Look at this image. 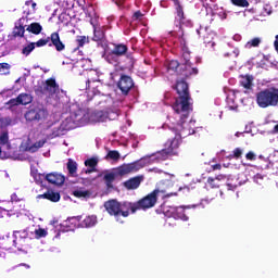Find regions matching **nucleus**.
I'll use <instances>...</instances> for the list:
<instances>
[{"label": "nucleus", "mask_w": 278, "mask_h": 278, "mask_svg": "<svg viewBox=\"0 0 278 278\" xmlns=\"http://www.w3.org/2000/svg\"><path fill=\"white\" fill-rule=\"evenodd\" d=\"M207 184H208L210 188H219V185H218V182H216L215 178H208Z\"/></svg>", "instance_id": "obj_46"}, {"label": "nucleus", "mask_w": 278, "mask_h": 278, "mask_svg": "<svg viewBox=\"0 0 278 278\" xmlns=\"http://www.w3.org/2000/svg\"><path fill=\"white\" fill-rule=\"evenodd\" d=\"M20 266H24L25 268H29V265L23 263V264H20Z\"/></svg>", "instance_id": "obj_61"}, {"label": "nucleus", "mask_w": 278, "mask_h": 278, "mask_svg": "<svg viewBox=\"0 0 278 278\" xmlns=\"http://www.w3.org/2000/svg\"><path fill=\"white\" fill-rule=\"evenodd\" d=\"M184 115L180 116V123L176 124V126L170 127L172 134L174 137L168 139L165 143V148L156 153L157 160L166 161L170 155H177L175 152L176 149H179V144H181V138H188V136H192L194 134L193 129L188 128V124L184 121Z\"/></svg>", "instance_id": "obj_2"}, {"label": "nucleus", "mask_w": 278, "mask_h": 278, "mask_svg": "<svg viewBox=\"0 0 278 278\" xmlns=\"http://www.w3.org/2000/svg\"><path fill=\"white\" fill-rule=\"evenodd\" d=\"M117 88L121 90L122 94H129V91L134 88V79L131 76L123 74L117 81Z\"/></svg>", "instance_id": "obj_12"}, {"label": "nucleus", "mask_w": 278, "mask_h": 278, "mask_svg": "<svg viewBox=\"0 0 278 278\" xmlns=\"http://www.w3.org/2000/svg\"><path fill=\"white\" fill-rule=\"evenodd\" d=\"M177 75L179 79L176 80L175 90L178 97L173 104V110L176 114H182L185 118H188V115L192 112V102H190L192 98L186 79H189L192 75H199V68L192 67V63H182Z\"/></svg>", "instance_id": "obj_1"}, {"label": "nucleus", "mask_w": 278, "mask_h": 278, "mask_svg": "<svg viewBox=\"0 0 278 278\" xmlns=\"http://www.w3.org/2000/svg\"><path fill=\"white\" fill-rule=\"evenodd\" d=\"M104 60L109 64H112L113 66H118L121 64V56L117 54H114V52L111 50L109 53L104 54Z\"/></svg>", "instance_id": "obj_19"}, {"label": "nucleus", "mask_w": 278, "mask_h": 278, "mask_svg": "<svg viewBox=\"0 0 278 278\" xmlns=\"http://www.w3.org/2000/svg\"><path fill=\"white\" fill-rule=\"evenodd\" d=\"M258 108H276L278 105V88L271 87L256 93Z\"/></svg>", "instance_id": "obj_7"}, {"label": "nucleus", "mask_w": 278, "mask_h": 278, "mask_svg": "<svg viewBox=\"0 0 278 278\" xmlns=\"http://www.w3.org/2000/svg\"><path fill=\"white\" fill-rule=\"evenodd\" d=\"M17 101H18L20 105H29V103H31L33 99L29 96V93H20L17 96Z\"/></svg>", "instance_id": "obj_26"}, {"label": "nucleus", "mask_w": 278, "mask_h": 278, "mask_svg": "<svg viewBox=\"0 0 278 278\" xmlns=\"http://www.w3.org/2000/svg\"><path fill=\"white\" fill-rule=\"evenodd\" d=\"M9 105H21V102H18V96L15 99H11L9 101Z\"/></svg>", "instance_id": "obj_50"}, {"label": "nucleus", "mask_w": 278, "mask_h": 278, "mask_svg": "<svg viewBox=\"0 0 278 278\" xmlns=\"http://www.w3.org/2000/svg\"><path fill=\"white\" fill-rule=\"evenodd\" d=\"M240 86L245 88V90H251L253 88V76L245 75L241 77Z\"/></svg>", "instance_id": "obj_23"}, {"label": "nucleus", "mask_w": 278, "mask_h": 278, "mask_svg": "<svg viewBox=\"0 0 278 278\" xmlns=\"http://www.w3.org/2000/svg\"><path fill=\"white\" fill-rule=\"evenodd\" d=\"M90 84H99V80L92 77H88L87 80H86V90L87 92H90Z\"/></svg>", "instance_id": "obj_41"}, {"label": "nucleus", "mask_w": 278, "mask_h": 278, "mask_svg": "<svg viewBox=\"0 0 278 278\" xmlns=\"http://www.w3.org/2000/svg\"><path fill=\"white\" fill-rule=\"evenodd\" d=\"M34 49H36V43L30 42L22 49V53H23V55L27 56L31 53V51H34Z\"/></svg>", "instance_id": "obj_32"}, {"label": "nucleus", "mask_w": 278, "mask_h": 278, "mask_svg": "<svg viewBox=\"0 0 278 278\" xmlns=\"http://www.w3.org/2000/svg\"><path fill=\"white\" fill-rule=\"evenodd\" d=\"M50 38L47 37L46 39H39L37 42H34L35 47H47L49 45Z\"/></svg>", "instance_id": "obj_40"}, {"label": "nucleus", "mask_w": 278, "mask_h": 278, "mask_svg": "<svg viewBox=\"0 0 278 278\" xmlns=\"http://www.w3.org/2000/svg\"><path fill=\"white\" fill-rule=\"evenodd\" d=\"M104 208L110 216H114L115 218H127L129 216V212H131V202H118L116 199L108 200L104 202Z\"/></svg>", "instance_id": "obj_6"}, {"label": "nucleus", "mask_w": 278, "mask_h": 278, "mask_svg": "<svg viewBox=\"0 0 278 278\" xmlns=\"http://www.w3.org/2000/svg\"><path fill=\"white\" fill-rule=\"evenodd\" d=\"M46 181H48V184H52L53 186H64L66 178L64 175L53 172L46 175Z\"/></svg>", "instance_id": "obj_16"}, {"label": "nucleus", "mask_w": 278, "mask_h": 278, "mask_svg": "<svg viewBox=\"0 0 278 278\" xmlns=\"http://www.w3.org/2000/svg\"><path fill=\"white\" fill-rule=\"evenodd\" d=\"M35 236L39 240V238H47L48 232L45 228H38L35 230Z\"/></svg>", "instance_id": "obj_36"}, {"label": "nucleus", "mask_w": 278, "mask_h": 278, "mask_svg": "<svg viewBox=\"0 0 278 278\" xmlns=\"http://www.w3.org/2000/svg\"><path fill=\"white\" fill-rule=\"evenodd\" d=\"M99 164V160L96 157L87 159L85 161V166L88 168H97V165Z\"/></svg>", "instance_id": "obj_31"}, {"label": "nucleus", "mask_w": 278, "mask_h": 278, "mask_svg": "<svg viewBox=\"0 0 278 278\" xmlns=\"http://www.w3.org/2000/svg\"><path fill=\"white\" fill-rule=\"evenodd\" d=\"M26 31L34 34V36H39V34H42V25L38 22H33L26 27Z\"/></svg>", "instance_id": "obj_20"}, {"label": "nucleus", "mask_w": 278, "mask_h": 278, "mask_svg": "<svg viewBox=\"0 0 278 278\" xmlns=\"http://www.w3.org/2000/svg\"><path fill=\"white\" fill-rule=\"evenodd\" d=\"M182 60H184V62L185 63H182V64H191L190 63V50H188V49H184L182 50Z\"/></svg>", "instance_id": "obj_38"}, {"label": "nucleus", "mask_w": 278, "mask_h": 278, "mask_svg": "<svg viewBox=\"0 0 278 278\" xmlns=\"http://www.w3.org/2000/svg\"><path fill=\"white\" fill-rule=\"evenodd\" d=\"M0 155H1V148H0Z\"/></svg>", "instance_id": "obj_64"}, {"label": "nucleus", "mask_w": 278, "mask_h": 278, "mask_svg": "<svg viewBox=\"0 0 278 278\" xmlns=\"http://www.w3.org/2000/svg\"><path fill=\"white\" fill-rule=\"evenodd\" d=\"M86 175H90L91 173H97V168L93 167H89L87 169H85Z\"/></svg>", "instance_id": "obj_52"}, {"label": "nucleus", "mask_w": 278, "mask_h": 278, "mask_svg": "<svg viewBox=\"0 0 278 278\" xmlns=\"http://www.w3.org/2000/svg\"><path fill=\"white\" fill-rule=\"evenodd\" d=\"M84 118V110L77 109L76 111L71 112L70 116L56 128L52 130V138H60L64 136L66 131L75 129Z\"/></svg>", "instance_id": "obj_5"}, {"label": "nucleus", "mask_w": 278, "mask_h": 278, "mask_svg": "<svg viewBox=\"0 0 278 278\" xmlns=\"http://www.w3.org/2000/svg\"><path fill=\"white\" fill-rule=\"evenodd\" d=\"M220 168H223V166L220 164L212 165L213 170H220Z\"/></svg>", "instance_id": "obj_57"}, {"label": "nucleus", "mask_w": 278, "mask_h": 278, "mask_svg": "<svg viewBox=\"0 0 278 278\" xmlns=\"http://www.w3.org/2000/svg\"><path fill=\"white\" fill-rule=\"evenodd\" d=\"M50 43H48V47H54L56 51L62 52L64 49H66V45L62 42V39H60V34L58 31L52 33L50 36Z\"/></svg>", "instance_id": "obj_14"}, {"label": "nucleus", "mask_w": 278, "mask_h": 278, "mask_svg": "<svg viewBox=\"0 0 278 278\" xmlns=\"http://www.w3.org/2000/svg\"><path fill=\"white\" fill-rule=\"evenodd\" d=\"M28 123H45L49 118V111L42 106L31 105L24 114Z\"/></svg>", "instance_id": "obj_9"}, {"label": "nucleus", "mask_w": 278, "mask_h": 278, "mask_svg": "<svg viewBox=\"0 0 278 278\" xmlns=\"http://www.w3.org/2000/svg\"><path fill=\"white\" fill-rule=\"evenodd\" d=\"M202 31H203V29H201V28L197 29V34H198V36H200V38L202 37V34H203Z\"/></svg>", "instance_id": "obj_58"}, {"label": "nucleus", "mask_w": 278, "mask_h": 278, "mask_svg": "<svg viewBox=\"0 0 278 278\" xmlns=\"http://www.w3.org/2000/svg\"><path fill=\"white\" fill-rule=\"evenodd\" d=\"M74 197H76V199H88V197H90V191L88 190H75L73 191Z\"/></svg>", "instance_id": "obj_29"}, {"label": "nucleus", "mask_w": 278, "mask_h": 278, "mask_svg": "<svg viewBox=\"0 0 278 278\" xmlns=\"http://www.w3.org/2000/svg\"><path fill=\"white\" fill-rule=\"evenodd\" d=\"M172 1H174L175 8H184V5H181V2L179 0H172Z\"/></svg>", "instance_id": "obj_56"}, {"label": "nucleus", "mask_w": 278, "mask_h": 278, "mask_svg": "<svg viewBox=\"0 0 278 278\" xmlns=\"http://www.w3.org/2000/svg\"><path fill=\"white\" fill-rule=\"evenodd\" d=\"M222 179H225V176L220 175L215 178V180L220 181Z\"/></svg>", "instance_id": "obj_59"}, {"label": "nucleus", "mask_w": 278, "mask_h": 278, "mask_svg": "<svg viewBox=\"0 0 278 278\" xmlns=\"http://www.w3.org/2000/svg\"><path fill=\"white\" fill-rule=\"evenodd\" d=\"M37 199H47L48 201H51L52 203H58L60 201L61 195L60 192H54L53 190H48L43 194H39Z\"/></svg>", "instance_id": "obj_18"}, {"label": "nucleus", "mask_w": 278, "mask_h": 278, "mask_svg": "<svg viewBox=\"0 0 278 278\" xmlns=\"http://www.w3.org/2000/svg\"><path fill=\"white\" fill-rule=\"evenodd\" d=\"M143 14L140 11H136L132 15L134 21H140L142 18Z\"/></svg>", "instance_id": "obj_47"}, {"label": "nucleus", "mask_w": 278, "mask_h": 278, "mask_svg": "<svg viewBox=\"0 0 278 278\" xmlns=\"http://www.w3.org/2000/svg\"><path fill=\"white\" fill-rule=\"evenodd\" d=\"M93 94H97V86H93Z\"/></svg>", "instance_id": "obj_62"}, {"label": "nucleus", "mask_w": 278, "mask_h": 278, "mask_svg": "<svg viewBox=\"0 0 278 278\" xmlns=\"http://www.w3.org/2000/svg\"><path fill=\"white\" fill-rule=\"evenodd\" d=\"M98 25H99V16H97V14H94L92 40H93V42H103V40H105V30Z\"/></svg>", "instance_id": "obj_13"}, {"label": "nucleus", "mask_w": 278, "mask_h": 278, "mask_svg": "<svg viewBox=\"0 0 278 278\" xmlns=\"http://www.w3.org/2000/svg\"><path fill=\"white\" fill-rule=\"evenodd\" d=\"M175 14L176 16L174 20V25L178 27L180 31H182L181 36H184V27H187L188 29H192V27H194V23L192 22V20L186 17L184 7L175 8Z\"/></svg>", "instance_id": "obj_10"}, {"label": "nucleus", "mask_w": 278, "mask_h": 278, "mask_svg": "<svg viewBox=\"0 0 278 278\" xmlns=\"http://www.w3.org/2000/svg\"><path fill=\"white\" fill-rule=\"evenodd\" d=\"M142 181H144V176L139 175V176H135L126 181L123 182L124 188H126V190H138V188H140V184H142Z\"/></svg>", "instance_id": "obj_15"}, {"label": "nucleus", "mask_w": 278, "mask_h": 278, "mask_svg": "<svg viewBox=\"0 0 278 278\" xmlns=\"http://www.w3.org/2000/svg\"><path fill=\"white\" fill-rule=\"evenodd\" d=\"M264 179V176H262V174H256L254 176V181L255 184L262 185V180Z\"/></svg>", "instance_id": "obj_48"}, {"label": "nucleus", "mask_w": 278, "mask_h": 278, "mask_svg": "<svg viewBox=\"0 0 278 278\" xmlns=\"http://www.w3.org/2000/svg\"><path fill=\"white\" fill-rule=\"evenodd\" d=\"M160 194H165L164 197L167 199H169V197H177L176 192L166 193V190L157 187L151 193L141 198L139 201L130 202L131 214H136L140 210L147 211L151 210V207H155V203H157V197H160Z\"/></svg>", "instance_id": "obj_4"}, {"label": "nucleus", "mask_w": 278, "mask_h": 278, "mask_svg": "<svg viewBox=\"0 0 278 278\" xmlns=\"http://www.w3.org/2000/svg\"><path fill=\"white\" fill-rule=\"evenodd\" d=\"M267 168H271L273 174L278 175V165H267Z\"/></svg>", "instance_id": "obj_51"}, {"label": "nucleus", "mask_w": 278, "mask_h": 278, "mask_svg": "<svg viewBox=\"0 0 278 278\" xmlns=\"http://www.w3.org/2000/svg\"><path fill=\"white\" fill-rule=\"evenodd\" d=\"M96 115L98 116L99 122H103V112L102 111H99L98 113H96Z\"/></svg>", "instance_id": "obj_55"}, {"label": "nucleus", "mask_w": 278, "mask_h": 278, "mask_svg": "<svg viewBox=\"0 0 278 278\" xmlns=\"http://www.w3.org/2000/svg\"><path fill=\"white\" fill-rule=\"evenodd\" d=\"M66 223H79L78 227L90 229V227H94V225H97V216L88 215L85 218L83 216L68 217Z\"/></svg>", "instance_id": "obj_11"}, {"label": "nucleus", "mask_w": 278, "mask_h": 278, "mask_svg": "<svg viewBox=\"0 0 278 278\" xmlns=\"http://www.w3.org/2000/svg\"><path fill=\"white\" fill-rule=\"evenodd\" d=\"M66 166H67L68 175L71 177H77V162H75L73 159H68Z\"/></svg>", "instance_id": "obj_22"}, {"label": "nucleus", "mask_w": 278, "mask_h": 278, "mask_svg": "<svg viewBox=\"0 0 278 278\" xmlns=\"http://www.w3.org/2000/svg\"><path fill=\"white\" fill-rule=\"evenodd\" d=\"M104 160H112L113 162H118V160H121V152H118V150H110L105 155Z\"/></svg>", "instance_id": "obj_27"}, {"label": "nucleus", "mask_w": 278, "mask_h": 278, "mask_svg": "<svg viewBox=\"0 0 278 278\" xmlns=\"http://www.w3.org/2000/svg\"><path fill=\"white\" fill-rule=\"evenodd\" d=\"M111 51L119 58H124L125 55L129 58L131 55V53L128 52L129 47L125 43H113V49Z\"/></svg>", "instance_id": "obj_17"}, {"label": "nucleus", "mask_w": 278, "mask_h": 278, "mask_svg": "<svg viewBox=\"0 0 278 278\" xmlns=\"http://www.w3.org/2000/svg\"><path fill=\"white\" fill-rule=\"evenodd\" d=\"M8 157H12L13 160H23V156L18 153V150L16 148H12L8 146Z\"/></svg>", "instance_id": "obj_28"}, {"label": "nucleus", "mask_w": 278, "mask_h": 278, "mask_svg": "<svg viewBox=\"0 0 278 278\" xmlns=\"http://www.w3.org/2000/svg\"><path fill=\"white\" fill-rule=\"evenodd\" d=\"M144 166L147 165L142 160L123 164L113 172H104L103 181L106 188L112 189L114 188V181H116V179H121L122 177H125V175H129L131 173H138V170L144 168Z\"/></svg>", "instance_id": "obj_3"}, {"label": "nucleus", "mask_w": 278, "mask_h": 278, "mask_svg": "<svg viewBox=\"0 0 278 278\" xmlns=\"http://www.w3.org/2000/svg\"><path fill=\"white\" fill-rule=\"evenodd\" d=\"M45 142H46L45 140H39L35 142V144H37V148L42 149V147H45Z\"/></svg>", "instance_id": "obj_54"}, {"label": "nucleus", "mask_w": 278, "mask_h": 278, "mask_svg": "<svg viewBox=\"0 0 278 278\" xmlns=\"http://www.w3.org/2000/svg\"><path fill=\"white\" fill-rule=\"evenodd\" d=\"M13 236L15 238H27V236H29V233L27 232V230H14Z\"/></svg>", "instance_id": "obj_39"}, {"label": "nucleus", "mask_w": 278, "mask_h": 278, "mask_svg": "<svg viewBox=\"0 0 278 278\" xmlns=\"http://www.w3.org/2000/svg\"><path fill=\"white\" fill-rule=\"evenodd\" d=\"M274 134H278V124L274 126Z\"/></svg>", "instance_id": "obj_60"}, {"label": "nucleus", "mask_w": 278, "mask_h": 278, "mask_svg": "<svg viewBox=\"0 0 278 278\" xmlns=\"http://www.w3.org/2000/svg\"><path fill=\"white\" fill-rule=\"evenodd\" d=\"M260 45H262V39H260V37H256L248 41L245 47H248V49H251L252 47H260Z\"/></svg>", "instance_id": "obj_34"}, {"label": "nucleus", "mask_w": 278, "mask_h": 278, "mask_svg": "<svg viewBox=\"0 0 278 278\" xmlns=\"http://www.w3.org/2000/svg\"><path fill=\"white\" fill-rule=\"evenodd\" d=\"M227 190H236V188H238V186H236V185H232L231 182H228L227 185Z\"/></svg>", "instance_id": "obj_53"}, {"label": "nucleus", "mask_w": 278, "mask_h": 278, "mask_svg": "<svg viewBox=\"0 0 278 278\" xmlns=\"http://www.w3.org/2000/svg\"><path fill=\"white\" fill-rule=\"evenodd\" d=\"M13 38H24L25 37V26L21 24V21L18 24H15L13 31H12Z\"/></svg>", "instance_id": "obj_21"}, {"label": "nucleus", "mask_w": 278, "mask_h": 278, "mask_svg": "<svg viewBox=\"0 0 278 278\" xmlns=\"http://www.w3.org/2000/svg\"><path fill=\"white\" fill-rule=\"evenodd\" d=\"M232 157H233L235 160H240V157H242V149L236 148V149L232 151Z\"/></svg>", "instance_id": "obj_43"}, {"label": "nucleus", "mask_w": 278, "mask_h": 278, "mask_svg": "<svg viewBox=\"0 0 278 278\" xmlns=\"http://www.w3.org/2000/svg\"><path fill=\"white\" fill-rule=\"evenodd\" d=\"M237 8H249V0H230Z\"/></svg>", "instance_id": "obj_35"}, {"label": "nucleus", "mask_w": 278, "mask_h": 278, "mask_svg": "<svg viewBox=\"0 0 278 278\" xmlns=\"http://www.w3.org/2000/svg\"><path fill=\"white\" fill-rule=\"evenodd\" d=\"M179 68H181V64L177 60H172L167 64V71L168 73H179Z\"/></svg>", "instance_id": "obj_24"}, {"label": "nucleus", "mask_w": 278, "mask_h": 278, "mask_svg": "<svg viewBox=\"0 0 278 278\" xmlns=\"http://www.w3.org/2000/svg\"><path fill=\"white\" fill-rule=\"evenodd\" d=\"M10 142V136L8 132H2L0 136V144H8Z\"/></svg>", "instance_id": "obj_42"}, {"label": "nucleus", "mask_w": 278, "mask_h": 278, "mask_svg": "<svg viewBox=\"0 0 278 278\" xmlns=\"http://www.w3.org/2000/svg\"><path fill=\"white\" fill-rule=\"evenodd\" d=\"M245 159L250 162H255L257 160V155H255V152L250 151L245 154Z\"/></svg>", "instance_id": "obj_45"}, {"label": "nucleus", "mask_w": 278, "mask_h": 278, "mask_svg": "<svg viewBox=\"0 0 278 278\" xmlns=\"http://www.w3.org/2000/svg\"><path fill=\"white\" fill-rule=\"evenodd\" d=\"M38 146L37 143H34L33 146H26L24 151H28V153H36L38 151Z\"/></svg>", "instance_id": "obj_44"}, {"label": "nucleus", "mask_w": 278, "mask_h": 278, "mask_svg": "<svg viewBox=\"0 0 278 278\" xmlns=\"http://www.w3.org/2000/svg\"><path fill=\"white\" fill-rule=\"evenodd\" d=\"M34 91L37 97H53L60 92V85L55 81V78L51 77L42 83V85L36 86Z\"/></svg>", "instance_id": "obj_8"}, {"label": "nucleus", "mask_w": 278, "mask_h": 278, "mask_svg": "<svg viewBox=\"0 0 278 278\" xmlns=\"http://www.w3.org/2000/svg\"><path fill=\"white\" fill-rule=\"evenodd\" d=\"M203 35H202V40L204 42V45H212V47H214V41H212V39H210V35L207 34L206 30H203Z\"/></svg>", "instance_id": "obj_37"}, {"label": "nucleus", "mask_w": 278, "mask_h": 278, "mask_svg": "<svg viewBox=\"0 0 278 278\" xmlns=\"http://www.w3.org/2000/svg\"><path fill=\"white\" fill-rule=\"evenodd\" d=\"M31 177L34 178L35 182L41 185L45 181L47 175L38 174V172H31Z\"/></svg>", "instance_id": "obj_30"}, {"label": "nucleus", "mask_w": 278, "mask_h": 278, "mask_svg": "<svg viewBox=\"0 0 278 278\" xmlns=\"http://www.w3.org/2000/svg\"><path fill=\"white\" fill-rule=\"evenodd\" d=\"M189 210V207L179 206L176 208L175 212V218H179L180 220H188V215L186 214V211Z\"/></svg>", "instance_id": "obj_25"}, {"label": "nucleus", "mask_w": 278, "mask_h": 278, "mask_svg": "<svg viewBox=\"0 0 278 278\" xmlns=\"http://www.w3.org/2000/svg\"><path fill=\"white\" fill-rule=\"evenodd\" d=\"M3 71H10V64L0 63V73H3Z\"/></svg>", "instance_id": "obj_49"}, {"label": "nucleus", "mask_w": 278, "mask_h": 278, "mask_svg": "<svg viewBox=\"0 0 278 278\" xmlns=\"http://www.w3.org/2000/svg\"><path fill=\"white\" fill-rule=\"evenodd\" d=\"M76 42L78 47H84V45L90 42V39L87 36H76Z\"/></svg>", "instance_id": "obj_33"}, {"label": "nucleus", "mask_w": 278, "mask_h": 278, "mask_svg": "<svg viewBox=\"0 0 278 278\" xmlns=\"http://www.w3.org/2000/svg\"><path fill=\"white\" fill-rule=\"evenodd\" d=\"M31 8L36 9V2H31Z\"/></svg>", "instance_id": "obj_63"}]
</instances>
